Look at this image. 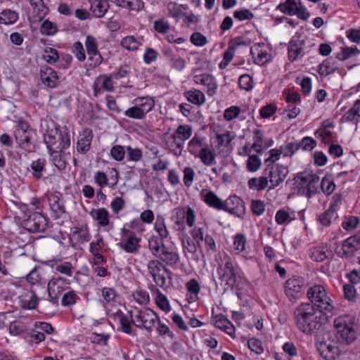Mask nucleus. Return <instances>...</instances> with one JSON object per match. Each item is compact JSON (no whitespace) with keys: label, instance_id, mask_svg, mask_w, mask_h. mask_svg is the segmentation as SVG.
<instances>
[{"label":"nucleus","instance_id":"1","mask_svg":"<svg viewBox=\"0 0 360 360\" xmlns=\"http://www.w3.org/2000/svg\"><path fill=\"white\" fill-rule=\"evenodd\" d=\"M294 320L297 328L305 334H312L322 326L323 311L316 309L309 302L299 304L294 311Z\"/></svg>","mask_w":360,"mask_h":360},{"label":"nucleus","instance_id":"2","mask_svg":"<svg viewBox=\"0 0 360 360\" xmlns=\"http://www.w3.org/2000/svg\"><path fill=\"white\" fill-rule=\"evenodd\" d=\"M219 278L228 288L241 290L245 286V280L240 267L227 258L225 262L217 267Z\"/></svg>","mask_w":360,"mask_h":360},{"label":"nucleus","instance_id":"3","mask_svg":"<svg viewBox=\"0 0 360 360\" xmlns=\"http://www.w3.org/2000/svg\"><path fill=\"white\" fill-rule=\"evenodd\" d=\"M14 134L15 141L20 149L26 153L35 151L37 131L30 126L28 122L19 121Z\"/></svg>","mask_w":360,"mask_h":360},{"label":"nucleus","instance_id":"4","mask_svg":"<svg viewBox=\"0 0 360 360\" xmlns=\"http://www.w3.org/2000/svg\"><path fill=\"white\" fill-rule=\"evenodd\" d=\"M307 296L311 302L310 304L316 307L321 311L331 312L335 309L333 301L323 285L314 284L309 287Z\"/></svg>","mask_w":360,"mask_h":360},{"label":"nucleus","instance_id":"5","mask_svg":"<svg viewBox=\"0 0 360 360\" xmlns=\"http://www.w3.org/2000/svg\"><path fill=\"white\" fill-rule=\"evenodd\" d=\"M44 143L49 151L60 149L64 150L70 146V135L66 127L60 129H49L44 134Z\"/></svg>","mask_w":360,"mask_h":360},{"label":"nucleus","instance_id":"6","mask_svg":"<svg viewBox=\"0 0 360 360\" xmlns=\"http://www.w3.org/2000/svg\"><path fill=\"white\" fill-rule=\"evenodd\" d=\"M163 239L157 236H151L148 240V248L152 255L159 258L168 265L176 264L179 259V255L172 250L165 247Z\"/></svg>","mask_w":360,"mask_h":360},{"label":"nucleus","instance_id":"7","mask_svg":"<svg viewBox=\"0 0 360 360\" xmlns=\"http://www.w3.org/2000/svg\"><path fill=\"white\" fill-rule=\"evenodd\" d=\"M354 321V317L350 315L341 316L335 319L334 327L339 335V340L350 344L356 340Z\"/></svg>","mask_w":360,"mask_h":360},{"label":"nucleus","instance_id":"8","mask_svg":"<svg viewBox=\"0 0 360 360\" xmlns=\"http://www.w3.org/2000/svg\"><path fill=\"white\" fill-rule=\"evenodd\" d=\"M129 314L131 317V323L139 328H144L148 332L153 330L155 323L159 321L158 314L149 308H144L134 311H129Z\"/></svg>","mask_w":360,"mask_h":360},{"label":"nucleus","instance_id":"9","mask_svg":"<svg viewBox=\"0 0 360 360\" xmlns=\"http://www.w3.org/2000/svg\"><path fill=\"white\" fill-rule=\"evenodd\" d=\"M296 182L299 186V192L311 198L316 193L319 188V177L312 172H304L297 176Z\"/></svg>","mask_w":360,"mask_h":360},{"label":"nucleus","instance_id":"10","mask_svg":"<svg viewBox=\"0 0 360 360\" xmlns=\"http://www.w3.org/2000/svg\"><path fill=\"white\" fill-rule=\"evenodd\" d=\"M316 347L320 355L326 360H336L340 355L337 342L328 337H318Z\"/></svg>","mask_w":360,"mask_h":360},{"label":"nucleus","instance_id":"11","mask_svg":"<svg viewBox=\"0 0 360 360\" xmlns=\"http://www.w3.org/2000/svg\"><path fill=\"white\" fill-rule=\"evenodd\" d=\"M288 174V167L280 164L268 165L264 170L263 174L269 179V189H274L279 186L286 178Z\"/></svg>","mask_w":360,"mask_h":360},{"label":"nucleus","instance_id":"12","mask_svg":"<svg viewBox=\"0 0 360 360\" xmlns=\"http://www.w3.org/2000/svg\"><path fill=\"white\" fill-rule=\"evenodd\" d=\"M277 10L288 15H297L301 19L306 20L309 17L307 8L302 6L301 0H285L278 5Z\"/></svg>","mask_w":360,"mask_h":360},{"label":"nucleus","instance_id":"13","mask_svg":"<svg viewBox=\"0 0 360 360\" xmlns=\"http://www.w3.org/2000/svg\"><path fill=\"white\" fill-rule=\"evenodd\" d=\"M359 250H360V235L356 234L345 240L341 247L336 248L335 252L341 258L351 259Z\"/></svg>","mask_w":360,"mask_h":360},{"label":"nucleus","instance_id":"14","mask_svg":"<svg viewBox=\"0 0 360 360\" xmlns=\"http://www.w3.org/2000/svg\"><path fill=\"white\" fill-rule=\"evenodd\" d=\"M139 100L141 101L139 105L133 106L124 111V114L126 117L136 120H142L153 109L154 101L151 98H136V101Z\"/></svg>","mask_w":360,"mask_h":360},{"label":"nucleus","instance_id":"15","mask_svg":"<svg viewBox=\"0 0 360 360\" xmlns=\"http://www.w3.org/2000/svg\"><path fill=\"white\" fill-rule=\"evenodd\" d=\"M122 240L118 243L119 247L128 253H136L140 248L141 238L136 237L135 233L122 228L121 229Z\"/></svg>","mask_w":360,"mask_h":360},{"label":"nucleus","instance_id":"16","mask_svg":"<svg viewBox=\"0 0 360 360\" xmlns=\"http://www.w3.org/2000/svg\"><path fill=\"white\" fill-rule=\"evenodd\" d=\"M304 279L299 276H292L284 283V292L290 300L299 299L302 295Z\"/></svg>","mask_w":360,"mask_h":360},{"label":"nucleus","instance_id":"17","mask_svg":"<svg viewBox=\"0 0 360 360\" xmlns=\"http://www.w3.org/2000/svg\"><path fill=\"white\" fill-rule=\"evenodd\" d=\"M25 229L32 233L44 232L48 226L47 219L40 212H34L24 221Z\"/></svg>","mask_w":360,"mask_h":360},{"label":"nucleus","instance_id":"18","mask_svg":"<svg viewBox=\"0 0 360 360\" xmlns=\"http://www.w3.org/2000/svg\"><path fill=\"white\" fill-rule=\"evenodd\" d=\"M69 282L65 278L61 277H53L48 283L47 289L50 301L53 303H57L58 298L68 288Z\"/></svg>","mask_w":360,"mask_h":360},{"label":"nucleus","instance_id":"19","mask_svg":"<svg viewBox=\"0 0 360 360\" xmlns=\"http://www.w3.org/2000/svg\"><path fill=\"white\" fill-rule=\"evenodd\" d=\"M224 210L239 218H243L245 213L244 201L236 195H231L224 202Z\"/></svg>","mask_w":360,"mask_h":360},{"label":"nucleus","instance_id":"20","mask_svg":"<svg viewBox=\"0 0 360 360\" xmlns=\"http://www.w3.org/2000/svg\"><path fill=\"white\" fill-rule=\"evenodd\" d=\"M304 40L300 37H292L288 43V56L290 61L293 62L304 56Z\"/></svg>","mask_w":360,"mask_h":360},{"label":"nucleus","instance_id":"21","mask_svg":"<svg viewBox=\"0 0 360 360\" xmlns=\"http://www.w3.org/2000/svg\"><path fill=\"white\" fill-rule=\"evenodd\" d=\"M250 54L254 58L255 63L264 65L271 60V54L264 44H257L250 49Z\"/></svg>","mask_w":360,"mask_h":360},{"label":"nucleus","instance_id":"22","mask_svg":"<svg viewBox=\"0 0 360 360\" xmlns=\"http://www.w3.org/2000/svg\"><path fill=\"white\" fill-rule=\"evenodd\" d=\"M85 46L89 60H94V66L96 67L102 63L103 57L98 50L97 41L92 35H88L85 40Z\"/></svg>","mask_w":360,"mask_h":360},{"label":"nucleus","instance_id":"23","mask_svg":"<svg viewBox=\"0 0 360 360\" xmlns=\"http://www.w3.org/2000/svg\"><path fill=\"white\" fill-rule=\"evenodd\" d=\"M41 82L49 88H56L60 84L57 72L51 67L45 65L40 69Z\"/></svg>","mask_w":360,"mask_h":360},{"label":"nucleus","instance_id":"24","mask_svg":"<svg viewBox=\"0 0 360 360\" xmlns=\"http://www.w3.org/2000/svg\"><path fill=\"white\" fill-rule=\"evenodd\" d=\"M91 236L89 233L87 227L74 226L71 229L69 239L72 247L77 245L88 242Z\"/></svg>","mask_w":360,"mask_h":360},{"label":"nucleus","instance_id":"25","mask_svg":"<svg viewBox=\"0 0 360 360\" xmlns=\"http://www.w3.org/2000/svg\"><path fill=\"white\" fill-rule=\"evenodd\" d=\"M194 82L197 84L207 86V93L210 96H212L216 93L217 84L214 77L210 74H202L195 75L193 77Z\"/></svg>","mask_w":360,"mask_h":360},{"label":"nucleus","instance_id":"26","mask_svg":"<svg viewBox=\"0 0 360 360\" xmlns=\"http://www.w3.org/2000/svg\"><path fill=\"white\" fill-rule=\"evenodd\" d=\"M92 139V130L89 128L84 129L77 143V150L78 153L82 154L86 153L90 149Z\"/></svg>","mask_w":360,"mask_h":360},{"label":"nucleus","instance_id":"27","mask_svg":"<svg viewBox=\"0 0 360 360\" xmlns=\"http://www.w3.org/2000/svg\"><path fill=\"white\" fill-rule=\"evenodd\" d=\"M213 324L219 329L224 330L232 338L235 337V327L223 314H219L213 318Z\"/></svg>","mask_w":360,"mask_h":360},{"label":"nucleus","instance_id":"28","mask_svg":"<svg viewBox=\"0 0 360 360\" xmlns=\"http://www.w3.org/2000/svg\"><path fill=\"white\" fill-rule=\"evenodd\" d=\"M200 196L210 207L219 210L224 208V202L213 191L202 189L200 192Z\"/></svg>","mask_w":360,"mask_h":360},{"label":"nucleus","instance_id":"29","mask_svg":"<svg viewBox=\"0 0 360 360\" xmlns=\"http://www.w3.org/2000/svg\"><path fill=\"white\" fill-rule=\"evenodd\" d=\"M338 218L335 209V202H330V207L324 212L319 216V221L324 226H330Z\"/></svg>","mask_w":360,"mask_h":360},{"label":"nucleus","instance_id":"30","mask_svg":"<svg viewBox=\"0 0 360 360\" xmlns=\"http://www.w3.org/2000/svg\"><path fill=\"white\" fill-rule=\"evenodd\" d=\"M91 4L90 9L96 18H102L109 8L108 0H89Z\"/></svg>","mask_w":360,"mask_h":360},{"label":"nucleus","instance_id":"31","mask_svg":"<svg viewBox=\"0 0 360 360\" xmlns=\"http://www.w3.org/2000/svg\"><path fill=\"white\" fill-rule=\"evenodd\" d=\"M49 202L50 208L54 213L56 218H60L65 213L64 203L58 195L52 194L49 196Z\"/></svg>","mask_w":360,"mask_h":360},{"label":"nucleus","instance_id":"32","mask_svg":"<svg viewBox=\"0 0 360 360\" xmlns=\"http://www.w3.org/2000/svg\"><path fill=\"white\" fill-rule=\"evenodd\" d=\"M201 162L205 165H211L215 160V153L214 150L209 147L202 148L197 154Z\"/></svg>","mask_w":360,"mask_h":360},{"label":"nucleus","instance_id":"33","mask_svg":"<svg viewBox=\"0 0 360 360\" xmlns=\"http://www.w3.org/2000/svg\"><path fill=\"white\" fill-rule=\"evenodd\" d=\"M93 218L101 226H106L110 223L109 212L105 208H99L91 212Z\"/></svg>","mask_w":360,"mask_h":360},{"label":"nucleus","instance_id":"34","mask_svg":"<svg viewBox=\"0 0 360 360\" xmlns=\"http://www.w3.org/2000/svg\"><path fill=\"white\" fill-rule=\"evenodd\" d=\"M45 165L46 160L44 158H39L32 161L30 167L32 174L35 179H39L43 176V173L45 172Z\"/></svg>","mask_w":360,"mask_h":360},{"label":"nucleus","instance_id":"35","mask_svg":"<svg viewBox=\"0 0 360 360\" xmlns=\"http://www.w3.org/2000/svg\"><path fill=\"white\" fill-rule=\"evenodd\" d=\"M188 101L195 105H200L205 101V97L202 91L197 89L189 90L185 92Z\"/></svg>","mask_w":360,"mask_h":360},{"label":"nucleus","instance_id":"36","mask_svg":"<svg viewBox=\"0 0 360 360\" xmlns=\"http://www.w3.org/2000/svg\"><path fill=\"white\" fill-rule=\"evenodd\" d=\"M18 19V13L11 9H5L0 13V24L12 25Z\"/></svg>","mask_w":360,"mask_h":360},{"label":"nucleus","instance_id":"37","mask_svg":"<svg viewBox=\"0 0 360 360\" xmlns=\"http://www.w3.org/2000/svg\"><path fill=\"white\" fill-rule=\"evenodd\" d=\"M327 249L325 247H312L309 249L310 258L316 262H321L327 258Z\"/></svg>","mask_w":360,"mask_h":360},{"label":"nucleus","instance_id":"38","mask_svg":"<svg viewBox=\"0 0 360 360\" xmlns=\"http://www.w3.org/2000/svg\"><path fill=\"white\" fill-rule=\"evenodd\" d=\"M148 273L152 276L153 275H155L157 273H160L162 271H165L167 274H169L170 271L167 269V268L158 259H152L148 262L147 264Z\"/></svg>","mask_w":360,"mask_h":360},{"label":"nucleus","instance_id":"39","mask_svg":"<svg viewBox=\"0 0 360 360\" xmlns=\"http://www.w3.org/2000/svg\"><path fill=\"white\" fill-rule=\"evenodd\" d=\"M248 184L250 189L257 191L264 190L268 185L267 177L264 174L259 178H251L249 179Z\"/></svg>","mask_w":360,"mask_h":360},{"label":"nucleus","instance_id":"40","mask_svg":"<svg viewBox=\"0 0 360 360\" xmlns=\"http://www.w3.org/2000/svg\"><path fill=\"white\" fill-rule=\"evenodd\" d=\"M120 7L129 11L139 12L144 7V3L142 0H122Z\"/></svg>","mask_w":360,"mask_h":360},{"label":"nucleus","instance_id":"41","mask_svg":"<svg viewBox=\"0 0 360 360\" xmlns=\"http://www.w3.org/2000/svg\"><path fill=\"white\" fill-rule=\"evenodd\" d=\"M63 151L60 149L49 151L54 165L60 170L65 169L66 167V162L61 156Z\"/></svg>","mask_w":360,"mask_h":360},{"label":"nucleus","instance_id":"42","mask_svg":"<svg viewBox=\"0 0 360 360\" xmlns=\"http://www.w3.org/2000/svg\"><path fill=\"white\" fill-rule=\"evenodd\" d=\"M27 330V324L20 320H15L9 325V332L13 335H19Z\"/></svg>","mask_w":360,"mask_h":360},{"label":"nucleus","instance_id":"43","mask_svg":"<svg viewBox=\"0 0 360 360\" xmlns=\"http://www.w3.org/2000/svg\"><path fill=\"white\" fill-rule=\"evenodd\" d=\"M184 207H178L176 209V215L174 217V224L176 230L184 231L186 229Z\"/></svg>","mask_w":360,"mask_h":360},{"label":"nucleus","instance_id":"44","mask_svg":"<svg viewBox=\"0 0 360 360\" xmlns=\"http://www.w3.org/2000/svg\"><path fill=\"white\" fill-rule=\"evenodd\" d=\"M181 244L183 248L191 254H195L198 248H201V246H198V243L188 235H185L182 237Z\"/></svg>","mask_w":360,"mask_h":360},{"label":"nucleus","instance_id":"45","mask_svg":"<svg viewBox=\"0 0 360 360\" xmlns=\"http://www.w3.org/2000/svg\"><path fill=\"white\" fill-rule=\"evenodd\" d=\"M155 229L162 239L167 238L169 236V231L167 229L165 218L158 215L155 224Z\"/></svg>","mask_w":360,"mask_h":360},{"label":"nucleus","instance_id":"46","mask_svg":"<svg viewBox=\"0 0 360 360\" xmlns=\"http://www.w3.org/2000/svg\"><path fill=\"white\" fill-rule=\"evenodd\" d=\"M26 297L29 299L23 298L21 300L22 307L23 309H34L38 304V298L33 291L29 292Z\"/></svg>","mask_w":360,"mask_h":360},{"label":"nucleus","instance_id":"47","mask_svg":"<svg viewBox=\"0 0 360 360\" xmlns=\"http://www.w3.org/2000/svg\"><path fill=\"white\" fill-rule=\"evenodd\" d=\"M121 46L128 51H136L141 44L136 39V38L131 35L124 37L121 42Z\"/></svg>","mask_w":360,"mask_h":360},{"label":"nucleus","instance_id":"48","mask_svg":"<svg viewBox=\"0 0 360 360\" xmlns=\"http://www.w3.org/2000/svg\"><path fill=\"white\" fill-rule=\"evenodd\" d=\"M360 53V50L356 47H345L342 48L336 58L340 60H345L351 57L358 56Z\"/></svg>","mask_w":360,"mask_h":360},{"label":"nucleus","instance_id":"49","mask_svg":"<svg viewBox=\"0 0 360 360\" xmlns=\"http://www.w3.org/2000/svg\"><path fill=\"white\" fill-rule=\"evenodd\" d=\"M205 139L201 137L194 136L188 144V150L189 153L197 157V154L200 151V148L202 146Z\"/></svg>","mask_w":360,"mask_h":360},{"label":"nucleus","instance_id":"50","mask_svg":"<svg viewBox=\"0 0 360 360\" xmlns=\"http://www.w3.org/2000/svg\"><path fill=\"white\" fill-rule=\"evenodd\" d=\"M42 58L46 63L53 64L59 60L58 51L53 48L46 47L44 50Z\"/></svg>","mask_w":360,"mask_h":360},{"label":"nucleus","instance_id":"51","mask_svg":"<svg viewBox=\"0 0 360 360\" xmlns=\"http://www.w3.org/2000/svg\"><path fill=\"white\" fill-rule=\"evenodd\" d=\"M335 68L333 65V61L331 58L324 60L319 65V72L321 75H328L333 73Z\"/></svg>","mask_w":360,"mask_h":360},{"label":"nucleus","instance_id":"52","mask_svg":"<svg viewBox=\"0 0 360 360\" xmlns=\"http://www.w3.org/2000/svg\"><path fill=\"white\" fill-rule=\"evenodd\" d=\"M298 148L304 151H311L317 145L316 141L310 136L304 137L300 142H297Z\"/></svg>","mask_w":360,"mask_h":360},{"label":"nucleus","instance_id":"53","mask_svg":"<svg viewBox=\"0 0 360 360\" xmlns=\"http://www.w3.org/2000/svg\"><path fill=\"white\" fill-rule=\"evenodd\" d=\"M40 32L43 34L53 35L58 32V27L56 23L46 20L41 25Z\"/></svg>","mask_w":360,"mask_h":360},{"label":"nucleus","instance_id":"54","mask_svg":"<svg viewBox=\"0 0 360 360\" xmlns=\"http://www.w3.org/2000/svg\"><path fill=\"white\" fill-rule=\"evenodd\" d=\"M192 131L191 126L188 124H181L178 127L174 134L184 142L191 136Z\"/></svg>","mask_w":360,"mask_h":360},{"label":"nucleus","instance_id":"55","mask_svg":"<svg viewBox=\"0 0 360 360\" xmlns=\"http://www.w3.org/2000/svg\"><path fill=\"white\" fill-rule=\"evenodd\" d=\"M321 188L323 193L329 195L334 191L335 184L330 176H326L321 180Z\"/></svg>","mask_w":360,"mask_h":360},{"label":"nucleus","instance_id":"56","mask_svg":"<svg viewBox=\"0 0 360 360\" xmlns=\"http://www.w3.org/2000/svg\"><path fill=\"white\" fill-rule=\"evenodd\" d=\"M125 153L124 147L121 145H115L110 149V156L115 161H122L124 159Z\"/></svg>","mask_w":360,"mask_h":360},{"label":"nucleus","instance_id":"57","mask_svg":"<svg viewBox=\"0 0 360 360\" xmlns=\"http://www.w3.org/2000/svg\"><path fill=\"white\" fill-rule=\"evenodd\" d=\"M126 151L127 152V161L138 162L143 157L142 150L140 148L129 146H127Z\"/></svg>","mask_w":360,"mask_h":360},{"label":"nucleus","instance_id":"58","mask_svg":"<svg viewBox=\"0 0 360 360\" xmlns=\"http://www.w3.org/2000/svg\"><path fill=\"white\" fill-rule=\"evenodd\" d=\"M253 79L248 74H244L238 78V86L241 89L250 91L253 88Z\"/></svg>","mask_w":360,"mask_h":360},{"label":"nucleus","instance_id":"59","mask_svg":"<svg viewBox=\"0 0 360 360\" xmlns=\"http://www.w3.org/2000/svg\"><path fill=\"white\" fill-rule=\"evenodd\" d=\"M102 296L105 301L110 306L113 305L117 296L116 291L112 288H103L101 290Z\"/></svg>","mask_w":360,"mask_h":360},{"label":"nucleus","instance_id":"60","mask_svg":"<svg viewBox=\"0 0 360 360\" xmlns=\"http://www.w3.org/2000/svg\"><path fill=\"white\" fill-rule=\"evenodd\" d=\"M79 297L74 290H69L63 294L61 299V304L64 307L75 304Z\"/></svg>","mask_w":360,"mask_h":360},{"label":"nucleus","instance_id":"61","mask_svg":"<svg viewBox=\"0 0 360 360\" xmlns=\"http://www.w3.org/2000/svg\"><path fill=\"white\" fill-rule=\"evenodd\" d=\"M131 72V68L127 64L122 65L114 72L112 73V77L115 79H120L128 77Z\"/></svg>","mask_w":360,"mask_h":360},{"label":"nucleus","instance_id":"62","mask_svg":"<svg viewBox=\"0 0 360 360\" xmlns=\"http://www.w3.org/2000/svg\"><path fill=\"white\" fill-rule=\"evenodd\" d=\"M134 299L141 305L146 304L150 301L149 294L143 290H138L133 293Z\"/></svg>","mask_w":360,"mask_h":360},{"label":"nucleus","instance_id":"63","mask_svg":"<svg viewBox=\"0 0 360 360\" xmlns=\"http://www.w3.org/2000/svg\"><path fill=\"white\" fill-rule=\"evenodd\" d=\"M261 164V160L257 155H251L247 160V168L250 172H256L259 169Z\"/></svg>","mask_w":360,"mask_h":360},{"label":"nucleus","instance_id":"64","mask_svg":"<svg viewBox=\"0 0 360 360\" xmlns=\"http://www.w3.org/2000/svg\"><path fill=\"white\" fill-rule=\"evenodd\" d=\"M190 233L192 238L198 243V246H201L204 240L205 229L203 227L195 226L191 231Z\"/></svg>","mask_w":360,"mask_h":360}]
</instances>
